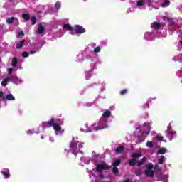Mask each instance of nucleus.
<instances>
[{
    "label": "nucleus",
    "instance_id": "nucleus-7",
    "mask_svg": "<svg viewBox=\"0 0 182 182\" xmlns=\"http://www.w3.org/2000/svg\"><path fill=\"white\" fill-rule=\"evenodd\" d=\"M144 174L147 177H150L151 178H153V177H154V171H144Z\"/></svg>",
    "mask_w": 182,
    "mask_h": 182
},
{
    "label": "nucleus",
    "instance_id": "nucleus-8",
    "mask_svg": "<svg viewBox=\"0 0 182 182\" xmlns=\"http://www.w3.org/2000/svg\"><path fill=\"white\" fill-rule=\"evenodd\" d=\"M1 174H4L5 178H9L10 175H9V169H3L1 171Z\"/></svg>",
    "mask_w": 182,
    "mask_h": 182
},
{
    "label": "nucleus",
    "instance_id": "nucleus-40",
    "mask_svg": "<svg viewBox=\"0 0 182 182\" xmlns=\"http://www.w3.org/2000/svg\"><path fill=\"white\" fill-rule=\"evenodd\" d=\"M17 36H18V38H19L21 36H25V33H23V31H20L18 33Z\"/></svg>",
    "mask_w": 182,
    "mask_h": 182
},
{
    "label": "nucleus",
    "instance_id": "nucleus-12",
    "mask_svg": "<svg viewBox=\"0 0 182 182\" xmlns=\"http://www.w3.org/2000/svg\"><path fill=\"white\" fill-rule=\"evenodd\" d=\"M15 100V97L12 94H9L6 97H3V100Z\"/></svg>",
    "mask_w": 182,
    "mask_h": 182
},
{
    "label": "nucleus",
    "instance_id": "nucleus-9",
    "mask_svg": "<svg viewBox=\"0 0 182 182\" xmlns=\"http://www.w3.org/2000/svg\"><path fill=\"white\" fill-rule=\"evenodd\" d=\"M128 164L131 167H134V166L137 164V161L136 160V159L133 158L129 159Z\"/></svg>",
    "mask_w": 182,
    "mask_h": 182
},
{
    "label": "nucleus",
    "instance_id": "nucleus-4",
    "mask_svg": "<svg viewBox=\"0 0 182 182\" xmlns=\"http://www.w3.org/2000/svg\"><path fill=\"white\" fill-rule=\"evenodd\" d=\"M75 33H85L86 30L82 26L77 25L75 28Z\"/></svg>",
    "mask_w": 182,
    "mask_h": 182
},
{
    "label": "nucleus",
    "instance_id": "nucleus-18",
    "mask_svg": "<svg viewBox=\"0 0 182 182\" xmlns=\"http://www.w3.org/2000/svg\"><path fill=\"white\" fill-rule=\"evenodd\" d=\"M11 66H13V68H16V66H18V58L15 57L13 58Z\"/></svg>",
    "mask_w": 182,
    "mask_h": 182
},
{
    "label": "nucleus",
    "instance_id": "nucleus-43",
    "mask_svg": "<svg viewBox=\"0 0 182 182\" xmlns=\"http://www.w3.org/2000/svg\"><path fill=\"white\" fill-rule=\"evenodd\" d=\"M156 137L158 141H163V139H164L163 136L157 135Z\"/></svg>",
    "mask_w": 182,
    "mask_h": 182
},
{
    "label": "nucleus",
    "instance_id": "nucleus-5",
    "mask_svg": "<svg viewBox=\"0 0 182 182\" xmlns=\"http://www.w3.org/2000/svg\"><path fill=\"white\" fill-rule=\"evenodd\" d=\"M56 122H55V118H52L50 121L45 122L46 127L50 128L53 127Z\"/></svg>",
    "mask_w": 182,
    "mask_h": 182
},
{
    "label": "nucleus",
    "instance_id": "nucleus-19",
    "mask_svg": "<svg viewBox=\"0 0 182 182\" xmlns=\"http://www.w3.org/2000/svg\"><path fill=\"white\" fill-rule=\"evenodd\" d=\"M63 29H67V31H73V27L70 24H64L63 26Z\"/></svg>",
    "mask_w": 182,
    "mask_h": 182
},
{
    "label": "nucleus",
    "instance_id": "nucleus-2",
    "mask_svg": "<svg viewBox=\"0 0 182 182\" xmlns=\"http://www.w3.org/2000/svg\"><path fill=\"white\" fill-rule=\"evenodd\" d=\"M79 144V141H72L70 144H69V147L70 149H72L73 151V154H74V156H77L78 153L77 151H76V150H77V145Z\"/></svg>",
    "mask_w": 182,
    "mask_h": 182
},
{
    "label": "nucleus",
    "instance_id": "nucleus-31",
    "mask_svg": "<svg viewBox=\"0 0 182 182\" xmlns=\"http://www.w3.org/2000/svg\"><path fill=\"white\" fill-rule=\"evenodd\" d=\"M55 9H57V11H58V9H60V1H57L56 3H55Z\"/></svg>",
    "mask_w": 182,
    "mask_h": 182
},
{
    "label": "nucleus",
    "instance_id": "nucleus-15",
    "mask_svg": "<svg viewBox=\"0 0 182 182\" xmlns=\"http://www.w3.org/2000/svg\"><path fill=\"white\" fill-rule=\"evenodd\" d=\"M152 28H154L156 31H159L161 28V24L159 22H154Z\"/></svg>",
    "mask_w": 182,
    "mask_h": 182
},
{
    "label": "nucleus",
    "instance_id": "nucleus-10",
    "mask_svg": "<svg viewBox=\"0 0 182 182\" xmlns=\"http://www.w3.org/2000/svg\"><path fill=\"white\" fill-rule=\"evenodd\" d=\"M112 116V112L110 110H107L103 112L102 117H105V119H107Z\"/></svg>",
    "mask_w": 182,
    "mask_h": 182
},
{
    "label": "nucleus",
    "instance_id": "nucleus-22",
    "mask_svg": "<svg viewBox=\"0 0 182 182\" xmlns=\"http://www.w3.org/2000/svg\"><path fill=\"white\" fill-rule=\"evenodd\" d=\"M22 18L24 19V21H29L31 19V15L28 14H22Z\"/></svg>",
    "mask_w": 182,
    "mask_h": 182
},
{
    "label": "nucleus",
    "instance_id": "nucleus-1",
    "mask_svg": "<svg viewBox=\"0 0 182 182\" xmlns=\"http://www.w3.org/2000/svg\"><path fill=\"white\" fill-rule=\"evenodd\" d=\"M95 170L97 173H99V178L103 180L105 178V175L102 174L103 173V170H110V165L102 162L101 164H98L95 167Z\"/></svg>",
    "mask_w": 182,
    "mask_h": 182
},
{
    "label": "nucleus",
    "instance_id": "nucleus-46",
    "mask_svg": "<svg viewBox=\"0 0 182 182\" xmlns=\"http://www.w3.org/2000/svg\"><path fill=\"white\" fill-rule=\"evenodd\" d=\"M35 53H36V50H31V51L30 52V55H33V54H35Z\"/></svg>",
    "mask_w": 182,
    "mask_h": 182
},
{
    "label": "nucleus",
    "instance_id": "nucleus-26",
    "mask_svg": "<svg viewBox=\"0 0 182 182\" xmlns=\"http://www.w3.org/2000/svg\"><path fill=\"white\" fill-rule=\"evenodd\" d=\"M168 137L169 138V140H173V136H174V132L171 131H168Z\"/></svg>",
    "mask_w": 182,
    "mask_h": 182
},
{
    "label": "nucleus",
    "instance_id": "nucleus-32",
    "mask_svg": "<svg viewBox=\"0 0 182 182\" xmlns=\"http://www.w3.org/2000/svg\"><path fill=\"white\" fill-rule=\"evenodd\" d=\"M127 92H128L127 89H124V90L120 91L119 95L123 96L124 95H127Z\"/></svg>",
    "mask_w": 182,
    "mask_h": 182
},
{
    "label": "nucleus",
    "instance_id": "nucleus-6",
    "mask_svg": "<svg viewBox=\"0 0 182 182\" xmlns=\"http://www.w3.org/2000/svg\"><path fill=\"white\" fill-rule=\"evenodd\" d=\"M7 82H15L18 80V77L14 75H8L6 78Z\"/></svg>",
    "mask_w": 182,
    "mask_h": 182
},
{
    "label": "nucleus",
    "instance_id": "nucleus-23",
    "mask_svg": "<svg viewBox=\"0 0 182 182\" xmlns=\"http://www.w3.org/2000/svg\"><path fill=\"white\" fill-rule=\"evenodd\" d=\"M170 6V1L169 0H165L164 2L161 4L162 8H166V6Z\"/></svg>",
    "mask_w": 182,
    "mask_h": 182
},
{
    "label": "nucleus",
    "instance_id": "nucleus-34",
    "mask_svg": "<svg viewBox=\"0 0 182 182\" xmlns=\"http://www.w3.org/2000/svg\"><path fill=\"white\" fill-rule=\"evenodd\" d=\"M136 137H137L139 143H143V141H144V139H143V137L141 136V135H138V136H136Z\"/></svg>",
    "mask_w": 182,
    "mask_h": 182
},
{
    "label": "nucleus",
    "instance_id": "nucleus-45",
    "mask_svg": "<svg viewBox=\"0 0 182 182\" xmlns=\"http://www.w3.org/2000/svg\"><path fill=\"white\" fill-rule=\"evenodd\" d=\"M145 107H150V105H149V101L146 102V103L144 105Z\"/></svg>",
    "mask_w": 182,
    "mask_h": 182
},
{
    "label": "nucleus",
    "instance_id": "nucleus-38",
    "mask_svg": "<svg viewBox=\"0 0 182 182\" xmlns=\"http://www.w3.org/2000/svg\"><path fill=\"white\" fill-rule=\"evenodd\" d=\"M154 170L156 171H161V168H160V167H159L158 164L154 166Z\"/></svg>",
    "mask_w": 182,
    "mask_h": 182
},
{
    "label": "nucleus",
    "instance_id": "nucleus-44",
    "mask_svg": "<svg viewBox=\"0 0 182 182\" xmlns=\"http://www.w3.org/2000/svg\"><path fill=\"white\" fill-rule=\"evenodd\" d=\"M103 129H107V125L102 126L97 129V130H103Z\"/></svg>",
    "mask_w": 182,
    "mask_h": 182
},
{
    "label": "nucleus",
    "instance_id": "nucleus-49",
    "mask_svg": "<svg viewBox=\"0 0 182 182\" xmlns=\"http://www.w3.org/2000/svg\"><path fill=\"white\" fill-rule=\"evenodd\" d=\"M4 96V92L0 91V98Z\"/></svg>",
    "mask_w": 182,
    "mask_h": 182
},
{
    "label": "nucleus",
    "instance_id": "nucleus-42",
    "mask_svg": "<svg viewBox=\"0 0 182 182\" xmlns=\"http://www.w3.org/2000/svg\"><path fill=\"white\" fill-rule=\"evenodd\" d=\"M22 56H23V58H28V57L29 56V53H28V52H23V53H22Z\"/></svg>",
    "mask_w": 182,
    "mask_h": 182
},
{
    "label": "nucleus",
    "instance_id": "nucleus-20",
    "mask_svg": "<svg viewBox=\"0 0 182 182\" xmlns=\"http://www.w3.org/2000/svg\"><path fill=\"white\" fill-rule=\"evenodd\" d=\"M14 21H15V17H9L6 20V23L11 25L14 23Z\"/></svg>",
    "mask_w": 182,
    "mask_h": 182
},
{
    "label": "nucleus",
    "instance_id": "nucleus-50",
    "mask_svg": "<svg viewBox=\"0 0 182 182\" xmlns=\"http://www.w3.org/2000/svg\"><path fill=\"white\" fill-rule=\"evenodd\" d=\"M150 134V131L146 132V136H149Z\"/></svg>",
    "mask_w": 182,
    "mask_h": 182
},
{
    "label": "nucleus",
    "instance_id": "nucleus-33",
    "mask_svg": "<svg viewBox=\"0 0 182 182\" xmlns=\"http://www.w3.org/2000/svg\"><path fill=\"white\" fill-rule=\"evenodd\" d=\"M154 166L153 164H150L147 166V170L146 171H153V168H154Z\"/></svg>",
    "mask_w": 182,
    "mask_h": 182
},
{
    "label": "nucleus",
    "instance_id": "nucleus-14",
    "mask_svg": "<svg viewBox=\"0 0 182 182\" xmlns=\"http://www.w3.org/2000/svg\"><path fill=\"white\" fill-rule=\"evenodd\" d=\"M146 161H147V158L146 156H144L141 161H138V167H140V166H143V164L146 163Z\"/></svg>",
    "mask_w": 182,
    "mask_h": 182
},
{
    "label": "nucleus",
    "instance_id": "nucleus-17",
    "mask_svg": "<svg viewBox=\"0 0 182 182\" xmlns=\"http://www.w3.org/2000/svg\"><path fill=\"white\" fill-rule=\"evenodd\" d=\"M25 42H26V40H21L20 42H18L16 44V49H21V48H22V46H23V44L25 43Z\"/></svg>",
    "mask_w": 182,
    "mask_h": 182
},
{
    "label": "nucleus",
    "instance_id": "nucleus-29",
    "mask_svg": "<svg viewBox=\"0 0 182 182\" xmlns=\"http://www.w3.org/2000/svg\"><path fill=\"white\" fill-rule=\"evenodd\" d=\"M8 85V80L4 78L1 82V86H4V87Z\"/></svg>",
    "mask_w": 182,
    "mask_h": 182
},
{
    "label": "nucleus",
    "instance_id": "nucleus-11",
    "mask_svg": "<svg viewBox=\"0 0 182 182\" xmlns=\"http://www.w3.org/2000/svg\"><path fill=\"white\" fill-rule=\"evenodd\" d=\"M38 31L40 35H42L45 32V28L42 26V23L38 24Z\"/></svg>",
    "mask_w": 182,
    "mask_h": 182
},
{
    "label": "nucleus",
    "instance_id": "nucleus-30",
    "mask_svg": "<svg viewBox=\"0 0 182 182\" xmlns=\"http://www.w3.org/2000/svg\"><path fill=\"white\" fill-rule=\"evenodd\" d=\"M164 163V156H161L159 160V164H163Z\"/></svg>",
    "mask_w": 182,
    "mask_h": 182
},
{
    "label": "nucleus",
    "instance_id": "nucleus-24",
    "mask_svg": "<svg viewBox=\"0 0 182 182\" xmlns=\"http://www.w3.org/2000/svg\"><path fill=\"white\" fill-rule=\"evenodd\" d=\"M143 156V154L141 153H134L132 154V157L134 159H139V157H142Z\"/></svg>",
    "mask_w": 182,
    "mask_h": 182
},
{
    "label": "nucleus",
    "instance_id": "nucleus-28",
    "mask_svg": "<svg viewBox=\"0 0 182 182\" xmlns=\"http://www.w3.org/2000/svg\"><path fill=\"white\" fill-rule=\"evenodd\" d=\"M31 24L32 25L36 24V17L35 16H31Z\"/></svg>",
    "mask_w": 182,
    "mask_h": 182
},
{
    "label": "nucleus",
    "instance_id": "nucleus-36",
    "mask_svg": "<svg viewBox=\"0 0 182 182\" xmlns=\"http://www.w3.org/2000/svg\"><path fill=\"white\" fill-rule=\"evenodd\" d=\"M146 146L147 147H149V149H153V142L151 141H148L146 143Z\"/></svg>",
    "mask_w": 182,
    "mask_h": 182
},
{
    "label": "nucleus",
    "instance_id": "nucleus-27",
    "mask_svg": "<svg viewBox=\"0 0 182 182\" xmlns=\"http://www.w3.org/2000/svg\"><path fill=\"white\" fill-rule=\"evenodd\" d=\"M166 149L164 148H160L159 150H158V153L159 154H166Z\"/></svg>",
    "mask_w": 182,
    "mask_h": 182
},
{
    "label": "nucleus",
    "instance_id": "nucleus-48",
    "mask_svg": "<svg viewBox=\"0 0 182 182\" xmlns=\"http://www.w3.org/2000/svg\"><path fill=\"white\" fill-rule=\"evenodd\" d=\"M136 176H137V177H140L141 174L139 172H136L135 173Z\"/></svg>",
    "mask_w": 182,
    "mask_h": 182
},
{
    "label": "nucleus",
    "instance_id": "nucleus-41",
    "mask_svg": "<svg viewBox=\"0 0 182 182\" xmlns=\"http://www.w3.org/2000/svg\"><path fill=\"white\" fill-rule=\"evenodd\" d=\"M99 52H100V47H97V48H94L95 53H99Z\"/></svg>",
    "mask_w": 182,
    "mask_h": 182
},
{
    "label": "nucleus",
    "instance_id": "nucleus-37",
    "mask_svg": "<svg viewBox=\"0 0 182 182\" xmlns=\"http://www.w3.org/2000/svg\"><path fill=\"white\" fill-rule=\"evenodd\" d=\"M8 73H9V75H12V73H14V68H9L8 69Z\"/></svg>",
    "mask_w": 182,
    "mask_h": 182
},
{
    "label": "nucleus",
    "instance_id": "nucleus-25",
    "mask_svg": "<svg viewBox=\"0 0 182 182\" xmlns=\"http://www.w3.org/2000/svg\"><path fill=\"white\" fill-rule=\"evenodd\" d=\"M112 173L115 176L119 174V168L117 166H114L112 168Z\"/></svg>",
    "mask_w": 182,
    "mask_h": 182
},
{
    "label": "nucleus",
    "instance_id": "nucleus-39",
    "mask_svg": "<svg viewBox=\"0 0 182 182\" xmlns=\"http://www.w3.org/2000/svg\"><path fill=\"white\" fill-rule=\"evenodd\" d=\"M136 4L138 6H143L144 1L143 0H139Z\"/></svg>",
    "mask_w": 182,
    "mask_h": 182
},
{
    "label": "nucleus",
    "instance_id": "nucleus-51",
    "mask_svg": "<svg viewBox=\"0 0 182 182\" xmlns=\"http://www.w3.org/2000/svg\"><path fill=\"white\" fill-rule=\"evenodd\" d=\"M80 153H81V154H83V151H80Z\"/></svg>",
    "mask_w": 182,
    "mask_h": 182
},
{
    "label": "nucleus",
    "instance_id": "nucleus-35",
    "mask_svg": "<svg viewBox=\"0 0 182 182\" xmlns=\"http://www.w3.org/2000/svg\"><path fill=\"white\" fill-rule=\"evenodd\" d=\"M85 77H86L87 80H89V79H90V77H92V73L90 72V73H87L85 75Z\"/></svg>",
    "mask_w": 182,
    "mask_h": 182
},
{
    "label": "nucleus",
    "instance_id": "nucleus-47",
    "mask_svg": "<svg viewBox=\"0 0 182 182\" xmlns=\"http://www.w3.org/2000/svg\"><path fill=\"white\" fill-rule=\"evenodd\" d=\"M78 147H79V149H83V144H82V143H80V144L78 145Z\"/></svg>",
    "mask_w": 182,
    "mask_h": 182
},
{
    "label": "nucleus",
    "instance_id": "nucleus-16",
    "mask_svg": "<svg viewBox=\"0 0 182 182\" xmlns=\"http://www.w3.org/2000/svg\"><path fill=\"white\" fill-rule=\"evenodd\" d=\"M122 163V160L120 159H116L112 164V166L113 167H117L118 166H120Z\"/></svg>",
    "mask_w": 182,
    "mask_h": 182
},
{
    "label": "nucleus",
    "instance_id": "nucleus-3",
    "mask_svg": "<svg viewBox=\"0 0 182 182\" xmlns=\"http://www.w3.org/2000/svg\"><path fill=\"white\" fill-rule=\"evenodd\" d=\"M136 130H139V132H150L151 127L149 124H144L141 127H139L136 129Z\"/></svg>",
    "mask_w": 182,
    "mask_h": 182
},
{
    "label": "nucleus",
    "instance_id": "nucleus-13",
    "mask_svg": "<svg viewBox=\"0 0 182 182\" xmlns=\"http://www.w3.org/2000/svg\"><path fill=\"white\" fill-rule=\"evenodd\" d=\"M124 151V146H118L115 149V152L117 153V154H120V153H123Z\"/></svg>",
    "mask_w": 182,
    "mask_h": 182
},
{
    "label": "nucleus",
    "instance_id": "nucleus-21",
    "mask_svg": "<svg viewBox=\"0 0 182 182\" xmlns=\"http://www.w3.org/2000/svg\"><path fill=\"white\" fill-rule=\"evenodd\" d=\"M53 129L55 132H60V130H62V127L58 124H54Z\"/></svg>",
    "mask_w": 182,
    "mask_h": 182
}]
</instances>
